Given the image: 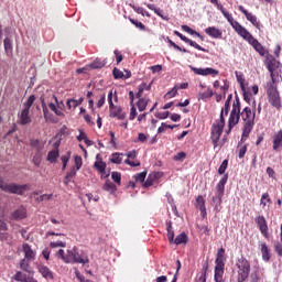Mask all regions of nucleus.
Here are the masks:
<instances>
[{
	"label": "nucleus",
	"mask_w": 282,
	"mask_h": 282,
	"mask_svg": "<svg viewBox=\"0 0 282 282\" xmlns=\"http://www.w3.org/2000/svg\"><path fill=\"white\" fill-rule=\"evenodd\" d=\"M257 113L250 109V107H246L240 112L241 120L245 122L242 128V138H249L250 133H252V129H254V118Z\"/></svg>",
	"instance_id": "1"
},
{
	"label": "nucleus",
	"mask_w": 282,
	"mask_h": 282,
	"mask_svg": "<svg viewBox=\"0 0 282 282\" xmlns=\"http://www.w3.org/2000/svg\"><path fill=\"white\" fill-rule=\"evenodd\" d=\"M226 184H228V174H225L216 185V195L212 198L214 210L219 213V206L223 204L224 193L226 192Z\"/></svg>",
	"instance_id": "2"
},
{
	"label": "nucleus",
	"mask_w": 282,
	"mask_h": 282,
	"mask_svg": "<svg viewBox=\"0 0 282 282\" xmlns=\"http://www.w3.org/2000/svg\"><path fill=\"white\" fill-rule=\"evenodd\" d=\"M237 268V281L245 282L248 281V276H250V261L246 259V257L241 256L236 260Z\"/></svg>",
	"instance_id": "3"
},
{
	"label": "nucleus",
	"mask_w": 282,
	"mask_h": 282,
	"mask_svg": "<svg viewBox=\"0 0 282 282\" xmlns=\"http://www.w3.org/2000/svg\"><path fill=\"white\" fill-rule=\"evenodd\" d=\"M113 98L116 101H118V93L113 90H110L108 94V104L110 109V116L111 118H118V120H124L127 118V112L122 111V107L113 105Z\"/></svg>",
	"instance_id": "4"
},
{
	"label": "nucleus",
	"mask_w": 282,
	"mask_h": 282,
	"mask_svg": "<svg viewBox=\"0 0 282 282\" xmlns=\"http://www.w3.org/2000/svg\"><path fill=\"white\" fill-rule=\"evenodd\" d=\"M267 96L269 98V102L275 109H281V96L279 95V90L276 89V83L269 82L265 86Z\"/></svg>",
	"instance_id": "5"
},
{
	"label": "nucleus",
	"mask_w": 282,
	"mask_h": 282,
	"mask_svg": "<svg viewBox=\"0 0 282 282\" xmlns=\"http://www.w3.org/2000/svg\"><path fill=\"white\" fill-rule=\"evenodd\" d=\"M224 127H226V119L224 115H220V120L212 126L210 140L214 144V149H217L221 133H224Z\"/></svg>",
	"instance_id": "6"
},
{
	"label": "nucleus",
	"mask_w": 282,
	"mask_h": 282,
	"mask_svg": "<svg viewBox=\"0 0 282 282\" xmlns=\"http://www.w3.org/2000/svg\"><path fill=\"white\" fill-rule=\"evenodd\" d=\"M0 188L4 193H11L12 195H23L25 191H28V184L24 185H18L14 183L8 184L3 180V177L0 176Z\"/></svg>",
	"instance_id": "7"
},
{
	"label": "nucleus",
	"mask_w": 282,
	"mask_h": 282,
	"mask_svg": "<svg viewBox=\"0 0 282 282\" xmlns=\"http://www.w3.org/2000/svg\"><path fill=\"white\" fill-rule=\"evenodd\" d=\"M69 263H80L82 265H87L89 263V256L85 251L78 250V247H73L68 250Z\"/></svg>",
	"instance_id": "8"
},
{
	"label": "nucleus",
	"mask_w": 282,
	"mask_h": 282,
	"mask_svg": "<svg viewBox=\"0 0 282 282\" xmlns=\"http://www.w3.org/2000/svg\"><path fill=\"white\" fill-rule=\"evenodd\" d=\"M240 36L245 41H248L249 45H251L253 47V50H256V52H258V54H260V56H265L268 54V51L265 50V47H263L262 44L259 42V40L254 39V36H252L247 31V29H245V31L242 32V34Z\"/></svg>",
	"instance_id": "9"
},
{
	"label": "nucleus",
	"mask_w": 282,
	"mask_h": 282,
	"mask_svg": "<svg viewBox=\"0 0 282 282\" xmlns=\"http://www.w3.org/2000/svg\"><path fill=\"white\" fill-rule=\"evenodd\" d=\"M241 119V101H239V98H236V100L232 104V109L229 116L228 124L229 127H237L239 124V120Z\"/></svg>",
	"instance_id": "10"
},
{
	"label": "nucleus",
	"mask_w": 282,
	"mask_h": 282,
	"mask_svg": "<svg viewBox=\"0 0 282 282\" xmlns=\"http://www.w3.org/2000/svg\"><path fill=\"white\" fill-rule=\"evenodd\" d=\"M262 237H264V239H270V231L268 228V220H265V216L260 215L258 217H256L254 219Z\"/></svg>",
	"instance_id": "11"
},
{
	"label": "nucleus",
	"mask_w": 282,
	"mask_h": 282,
	"mask_svg": "<svg viewBox=\"0 0 282 282\" xmlns=\"http://www.w3.org/2000/svg\"><path fill=\"white\" fill-rule=\"evenodd\" d=\"M223 17L227 19L228 23L234 28L235 32H237L239 36L246 31V28L236 21L228 11H223Z\"/></svg>",
	"instance_id": "12"
},
{
	"label": "nucleus",
	"mask_w": 282,
	"mask_h": 282,
	"mask_svg": "<svg viewBox=\"0 0 282 282\" xmlns=\"http://www.w3.org/2000/svg\"><path fill=\"white\" fill-rule=\"evenodd\" d=\"M238 10L242 12L247 21H249L253 25V28H257V30H261V22L258 20L257 15L249 12L246 8H243V6H239Z\"/></svg>",
	"instance_id": "13"
},
{
	"label": "nucleus",
	"mask_w": 282,
	"mask_h": 282,
	"mask_svg": "<svg viewBox=\"0 0 282 282\" xmlns=\"http://www.w3.org/2000/svg\"><path fill=\"white\" fill-rule=\"evenodd\" d=\"M189 69L196 74V76H219V70L215 69V68H197L194 66H189Z\"/></svg>",
	"instance_id": "14"
},
{
	"label": "nucleus",
	"mask_w": 282,
	"mask_h": 282,
	"mask_svg": "<svg viewBox=\"0 0 282 282\" xmlns=\"http://www.w3.org/2000/svg\"><path fill=\"white\" fill-rule=\"evenodd\" d=\"M175 36H178L181 41H184V43H187L191 45V47H195V50H198L199 52H206L208 53L207 48L202 47V45L197 44L195 41L186 37L184 34L180 33V31H174Z\"/></svg>",
	"instance_id": "15"
},
{
	"label": "nucleus",
	"mask_w": 282,
	"mask_h": 282,
	"mask_svg": "<svg viewBox=\"0 0 282 282\" xmlns=\"http://www.w3.org/2000/svg\"><path fill=\"white\" fill-rule=\"evenodd\" d=\"M279 67V62H269L267 68L270 72L271 83H279V73H276V68Z\"/></svg>",
	"instance_id": "16"
},
{
	"label": "nucleus",
	"mask_w": 282,
	"mask_h": 282,
	"mask_svg": "<svg viewBox=\"0 0 282 282\" xmlns=\"http://www.w3.org/2000/svg\"><path fill=\"white\" fill-rule=\"evenodd\" d=\"M22 251L24 252V259H26V261H34V259H36V251L32 250V247L28 242L22 245Z\"/></svg>",
	"instance_id": "17"
},
{
	"label": "nucleus",
	"mask_w": 282,
	"mask_h": 282,
	"mask_svg": "<svg viewBox=\"0 0 282 282\" xmlns=\"http://www.w3.org/2000/svg\"><path fill=\"white\" fill-rule=\"evenodd\" d=\"M282 149V130L275 132L272 137V150L275 152Z\"/></svg>",
	"instance_id": "18"
},
{
	"label": "nucleus",
	"mask_w": 282,
	"mask_h": 282,
	"mask_svg": "<svg viewBox=\"0 0 282 282\" xmlns=\"http://www.w3.org/2000/svg\"><path fill=\"white\" fill-rule=\"evenodd\" d=\"M162 177V172H152L149 174L147 181L143 183L144 188H149L150 186H153L158 180Z\"/></svg>",
	"instance_id": "19"
},
{
	"label": "nucleus",
	"mask_w": 282,
	"mask_h": 282,
	"mask_svg": "<svg viewBox=\"0 0 282 282\" xmlns=\"http://www.w3.org/2000/svg\"><path fill=\"white\" fill-rule=\"evenodd\" d=\"M226 269V264H216L214 271V281L215 282H224V272Z\"/></svg>",
	"instance_id": "20"
},
{
	"label": "nucleus",
	"mask_w": 282,
	"mask_h": 282,
	"mask_svg": "<svg viewBox=\"0 0 282 282\" xmlns=\"http://www.w3.org/2000/svg\"><path fill=\"white\" fill-rule=\"evenodd\" d=\"M32 122V117H30V110L28 108H23L19 115V123L22 126L30 124Z\"/></svg>",
	"instance_id": "21"
},
{
	"label": "nucleus",
	"mask_w": 282,
	"mask_h": 282,
	"mask_svg": "<svg viewBox=\"0 0 282 282\" xmlns=\"http://www.w3.org/2000/svg\"><path fill=\"white\" fill-rule=\"evenodd\" d=\"M11 217L17 221H21V219H25V217H28V209L21 206L11 214Z\"/></svg>",
	"instance_id": "22"
},
{
	"label": "nucleus",
	"mask_w": 282,
	"mask_h": 282,
	"mask_svg": "<svg viewBox=\"0 0 282 282\" xmlns=\"http://www.w3.org/2000/svg\"><path fill=\"white\" fill-rule=\"evenodd\" d=\"M37 270L40 272V274H42V276L48 281H53L54 280V273L52 272V270H50V268L40 264L37 267Z\"/></svg>",
	"instance_id": "23"
},
{
	"label": "nucleus",
	"mask_w": 282,
	"mask_h": 282,
	"mask_svg": "<svg viewBox=\"0 0 282 282\" xmlns=\"http://www.w3.org/2000/svg\"><path fill=\"white\" fill-rule=\"evenodd\" d=\"M205 34H207V36H210L212 39H221V30L215 28V26H208L207 29H205Z\"/></svg>",
	"instance_id": "24"
},
{
	"label": "nucleus",
	"mask_w": 282,
	"mask_h": 282,
	"mask_svg": "<svg viewBox=\"0 0 282 282\" xmlns=\"http://www.w3.org/2000/svg\"><path fill=\"white\" fill-rule=\"evenodd\" d=\"M260 252L262 254V261H265V263H268V261H270L271 259L270 248L268 247V243L265 242L260 243Z\"/></svg>",
	"instance_id": "25"
},
{
	"label": "nucleus",
	"mask_w": 282,
	"mask_h": 282,
	"mask_svg": "<svg viewBox=\"0 0 282 282\" xmlns=\"http://www.w3.org/2000/svg\"><path fill=\"white\" fill-rule=\"evenodd\" d=\"M152 85H153V82H151L149 85L144 82L141 85H139L138 91L135 94V98H143L142 95L144 94V91H151Z\"/></svg>",
	"instance_id": "26"
},
{
	"label": "nucleus",
	"mask_w": 282,
	"mask_h": 282,
	"mask_svg": "<svg viewBox=\"0 0 282 282\" xmlns=\"http://www.w3.org/2000/svg\"><path fill=\"white\" fill-rule=\"evenodd\" d=\"M42 111L44 113V119L46 120V122H52L53 124H56V122H58V120L54 118V115L50 112V109H47V106H45V104H42Z\"/></svg>",
	"instance_id": "27"
},
{
	"label": "nucleus",
	"mask_w": 282,
	"mask_h": 282,
	"mask_svg": "<svg viewBox=\"0 0 282 282\" xmlns=\"http://www.w3.org/2000/svg\"><path fill=\"white\" fill-rule=\"evenodd\" d=\"M165 226L167 230V239L170 243H173L175 241V231H173V221L166 220Z\"/></svg>",
	"instance_id": "28"
},
{
	"label": "nucleus",
	"mask_w": 282,
	"mask_h": 282,
	"mask_svg": "<svg viewBox=\"0 0 282 282\" xmlns=\"http://www.w3.org/2000/svg\"><path fill=\"white\" fill-rule=\"evenodd\" d=\"M149 102H151V99H149V97L139 98V100L137 101L138 110L147 111V107H148Z\"/></svg>",
	"instance_id": "29"
},
{
	"label": "nucleus",
	"mask_w": 282,
	"mask_h": 282,
	"mask_svg": "<svg viewBox=\"0 0 282 282\" xmlns=\"http://www.w3.org/2000/svg\"><path fill=\"white\" fill-rule=\"evenodd\" d=\"M196 207L200 210L203 217L206 215V199H204V196L199 195L196 198Z\"/></svg>",
	"instance_id": "30"
},
{
	"label": "nucleus",
	"mask_w": 282,
	"mask_h": 282,
	"mask_svg": "<svg viewBox=\"0 0 282 282\" xmlns=\"http://www.w3.org/2000/svg\"><path fill=\"white\" fill-rule=\"evenodd\" d=\"M102 191L110 193V195H115L116 191H118V187L111 181L107 180L102 186Z\"/></svg>",
	"instance_id": "31"
},
{
	"label": "nucleus",
	"mask_w": 282,
	"mask_h": 282,
	"mask_svg": "<svg viewBox=\"0 0 282 282\" xmlns=\"http://www.w3.org/2000/svg\"><path fill=\"white\" fill-rule=\"evenodd\" d=\"M229 87L230 86L228 84H225L224 86H220V91H221L223 95L215 93L216 102H221V100H224V98H226V94L228 93Z\"/></svg>",
	"instance_id": "32"
},
{
	"label": "nucleus",
	"mask_w": 282,
	"mask_h": 282,
	"mask_svg": "<svg viewBox=\"0 0 282 282\" xmlns=\"http://www.w3.org/2000/svg\"><path fill=\"white\" fill-rule=\"evenodd\" d=\"M183 32H186L187 34H191L192 36H197V39L204 41V35L199 34V32L191 29V26L184 24L181 26Z\"/></svg>",
	"instance_id": "33"
},
{
	"label": "nucleus",
	"mask_w": 282,
	"mask_h": 282,
	"mask_svg": "<svg viewBox=\"0 0 282 282\" xmlns=\"http://www.w3.org/2000/svg\"><path fill=\"white\" fill-rule=\"evenodd\" d=\"M76 173H78V170H76V167H72L69 172L66 173V176L64 177V184L66 186H69V183L72 182V180H74Z\"/></svg>",
	"instance_id": "34"
},
{
	"label": "nucleus",
	"mask_w": 282,
	"mask_h": 282,
	"mask_svg": "<svg viewBox=\"0 0 282 282\" xmlns=\"http://www.w3.org/2000/svg\"><path fill=\"white\" fill-rule=\"evenodd\" d=\"M105 65H107V62H105L100 58H96L93 63H90L88 65V67L90 69H102V67H105Z\"/></svg>",
	"instance_id": "35"
},
{
	"label": "nucleus",
	"mask_w": 282,
	"mask_h": 282,
	"mask_svg": "<svg viewBox=\"0 0 282 282\" xmlns=\"http://www.w3.org/2000/svg\"><path fill=\"white\" fill-rule=\"evenodd\" d=\"M226 254V249L224 248H220L218 251H217V254H216V260H215V264L216 265H226V263L224 262V256Z\"/></svg>",
	"instance_id": "36"
},
{
	"label": "nucleus",
	"mask_w": 282,
	"mask_h": 282,
	"mask_svg": "<svg viewBox=\"0 0 282 282\" xmlns=\"http://www.w3.org/2000/svg\"><path fill=\"white\" fill-rule=\"evenodd\" d=\"M94 169L100 173V175H105V171L107 170V163L104 161H96L94 163Z\"/></svg>",
	"instance_id": "37"
},
{
	"label": "nucleus",
	"mask_w": 282,
	"mask_h": 282,
	"mask_svg": "<svg viewBox=\"0 0 282 282\" xmlns=\"http://www.w3.org/2000/svg\"><path fill=\"white\" fill-rule=\"evenodd\" d=\"M147 8H149V10H152L154 13H156L158 17H160L161 19H163L164 21H169V18L164 17V14H162V9L156 8L155 4H151L148 3L145 4Z\"/></svg>",
	"instance_id": "38"
},
{
	"label": "nucleus",
	"mask_w": 282,
	"mask_h": 282,
	"mask_svg": "<svg viewBox=\"0 0 282 282\" xmlns=\"http://www.w3.org/2000/svg\"><path fill=\"white\" fill-rule=\"evenodd\" d=\"M20 268L23 272H28V274H34V271H32V268H30V263L25 258L20 261Z\"/></svg>",
	"instance_id": "39"
},
{
	"label": "nucleus",
	"mask_w": 282,
	"mask_h": 282,
	"mask_svg": "<svg viewBox=\"0 0 282 282\" xmlns=\"http://www.w3.org/2000/svg\"><path fill=\"white\" fill-rule=\"evenodd\" d=\"M3 43H4V51L7 56H12V50H13L12 40L9 37H6Z\"/></svg>",
	"instance_id": "40"
},
{
	"label": "nucleus",
	"mask_w": 282,
	"mask_h": 282,
	"mask_svg": "<svg viewBox=\"0 0 282 282\" xmlns=\"http://www.w3.org/2000/svg\"><path fill=\"white\" fill-rule=\"evenodd\" d=\"M173 243H175L176 246H181V243H188V236L185 232H182L176 236Z\"/></svg>",
	"instance_id": "41"
},
{
	"label": "nucleus",
	"mask_w": 282,
	"mask_h": 282,
	"mask_svg": "<svg viewBox=\"0 0 282 282\" xmlns=\"http://www.w3.org/2000/svg\"><path fill=\"white\" fill-rule=\"evenodd\" d=\"M56 257H57V259H62V261H64V263H69V250H67V253L65 254V250L59 249L56 252Z\"/></svg>",
	"instance_id": "42"
},
{
	"label": "nucleus",
	"mask_w": 282,
	"mask_h": 282,
	"mask_svg": "<svg viewBox=\"0 0 282 282\" xmlns=\"http://www.w3.org/2000/svg\"><path fill=\"white\" fill-rule=\"evenodd\" d=\"M236 78H237V83H239L240 85V89L242 91H246V78H243V74H241L240 72L236 70Z\"/></svg>",
	"instance_id": "43"
},
{
	"label": "nucleus",
	"mask_w": 282,
	"mask_h": 282,
	"mask_svg": "<svg viewBox=\"0 0 282 282\" xmlns=\"http://www.w3.org/2000/svg\"><path fill=\"white\" fill-rule=\"evenodd\" d=\"M56 160H58V150H52L47 154V161L51 162V164H56Z\"/></svg>",
	"instance_id": "44"
},
{
	"label": "nucleus",
	"mask_w": 282,
	"mask_h": 282,
	"mask_svg": "<svg viewBox=\"0 0 282 282\" xmlns=\"http://www.w3.org/2000/svg\"><path fill=\"white\" fill-rule=\"evenodd\" d=\"M260 204L262 206V208H265V206H268V204H272V198H270V194L269 193H263L260 199Z\"/></svg>",
	"instance_id": "45"
},
{
	"label": "nucleus",
	"mask_w": 282,
	"mask_h": 282,
	"mask_svg": "<svg viewBox=\"0 0 282 282\" xmlns=\"http://www.w3.org/2000/svg\"><path fill=\"white\" fill-rule=\"evenodd\" d=\"M111 180L117 186H120L122 184V174H120V172H112Z\"/></svg>",
	"instance_id": "46"
},
{
	"label": "nucleus",
	"mask_w": 282,
	"mask_h": 282,
	"mask_svg": "<svg viewBox=\"0 0 282 282\" xmlns=\"http://www.w3.org/2000/svg\"><path fill=\"white\" fill-rule=\"evenodd\" d=\"M166 42L169 43V45H171V47H174V50H177L178 52H183L184 54H188V50L182 48L180 45L173 42V40H170L169 37H166Z\"/></svg>",
	"instance_id": "47"
},
{
	"label": "nucleus",
	"mask_w": 282,
	"mask_h": 282,
	"mask_svg": "<svg viewBox=\"0 0 282 282\" xmlns=\"http://www.w3.org/2000/svg\"><path fill=\"white\" fill-rule=\"evenodd\" d=\"M208 272V262L203 265V272L196 282H206V274Z\"/></svg>",
	"instance_id": "48"
},
{
	"label": "nucleus",
	"mask_w": 282,
	"mask_h": 282,
	"mask_svg": "<svg viewBox=\"0 0 282 282\" xmlns=\"http://www.w3.org/2000/svg\"><path fill=\"white\" fill-rule=\"evenodd\" d=\"M36 100V97L34 95H31L28 100L23 104L24 109H31L32 105H34V101Z\"/></svg>",
	"instance_id": "49"
},
{
	"label": "nucleus",
	"mask_w": 282,
	"mask_h": 282,
	"mask_svg": "<svg viewBox=\"0 0 282 282\" xmlns=\"http://www.w3.org/2000/svg\"><path fill=\"white\" fill-rule=\"evenodd\" d=\"M74 162H75V166H73V169H75V171H80V167L83 166V158L75 155Z\"/></svg>",
	"instance_id": "50"
},
{
	"label": "nucleus",
	"mask_w": 282,
	"mask_h": 282,
	"mask_svg": "<svg viewBox=\"0 0 282 282\" xmlns=\"http://www.w3.org/2000/svg\"><path fill=\"white\" fill-rule=\"evenodd\" d=\"M132 10L137 12V14H142V17H150L149 12L144 11V8L138 6H131Z\"/></svg>",
	"instance_id": "51"
},
{
	"label": "nucleus",
	"mask_w": 282,
	"mask_h": 282,
	"mask_svg": "<svg viewBox=\"0 0 282 282\" xmlns=\"http://www.w3.org/2000/svg\"><path fill=\"white\" fill-rule=\"evenodd\" d=\"M112 76L116 80H119L120 78H124V73H122V70L118 69L117 67H115L112 69Z\"/></svg>",
	"instance_id": "52"
},
{
	"label": "nucleus",
	"mask_w": 282,
	"mask_h": 282,
	"mask_svg": "<svg viewBox=\"0 0 282 282\" xmlns=\"http://www.w3.org/2000/svg\"><path fill=\"white\" fill-rule=\"evenodd\" d=\"M70 153L67 152L65 155L61 156V161L63 163L62 171H65L67 169V162H69Z\"/></svg>",
	"instance_id": "53"
},
{
	"label": "nucleus",
	"mask_w": 282,
	"mask_h": 282,
	"mask_svg": "<svg viewBox=\"0 0 282 282\" xmlns=\"http://www.w3.org/2000/svg\"><path fill=\"white\" fill-rule=\"evenodd\" d=\"M130 23H132V25H135V28H138L139 30H142L143 32L147 30V26L142 23L139 22L138 20L134 19H129Z\"/></svg>",
	"instance_id": "54"
},
{
	"label": "nucleus",
	"mask_w": 282,
	"mask_h": 282,
	"mask_svg": "<svg viewBox=\"0 0 282 282\" xmlns=\"http://www.w3.org/2000/svg\"><path fill=\"white\" fill-rule=\"evenodd\" d=\"M226 169H228V159L224 160L220 166L218 167V174L224 175V173H226Z\"/></svg>",
	"instance_id": "55"
},
{
	"label": "nucleus",
	"mask_w": 282,
	"mask_h": 282,
	"mask_svg": "<svg viewBox=\"0 0 282 282\" xmlns=\"http://www.w3.org/2000/svg\"><path fill=\"white\" fill-rule=\"evenodd\" d=\"M110 162H112V164H122V156H120L119 153H113Z\"/></svg>",
	"instance_id": "56"
},
{
	"label": "nucleus",
	"mask_w": 282,
	"mask_h": 282,
	"mask_svg": "<svg viewBox=\"0 0 282 282\" xmlns=\"http://www.w3.org/2000/svg\"><path fill=\"white\" fill-rule=\"evenodd\" d=\"M213 96H215V93L212 89H207L206 93L199 95V100H206V98H213Z\"/></svg>",
	"instance_id": "57"
},
{
	"label": "nucleus",
	"mask_w": 282,
	"mask_h": 282,
	"mask_svg": "<svg viewBox=\"0 0 282 282\" xmlns=\"http://www.w3.org/2000/svg\"><path fill=\"white\" fill-rule=\"evenodd\" d=\"M130 116H129V120H135V118L138 117V110L135 109V104L130 105Z\"/></svg>",
	"instance_id": "58"
},
{
	"label": "nucleus",
	"mask_w": 282,
	"mask_h": 282,
	"mask_svg": "<svg viewBox=\"0 0 282 282\" xmlns=\"http://www.w3.org/2000/svg\"><path fill=\"white\" fill-rule=\"evenodd\" d=\"M26 279H28V275L23 274V272H21V271H18V272L14 274V280H15V281L25 282Z\"/></svg>",
	"instance_id": "59"
},
{
	"label": "nucleus",
	"mask_w": 282,
	"mask_h": 282,
	"mask_svg": "<svg viewBox=\"0 0 282 282\" xmlns=\"http://www.w3.org/2000/svg\"><path fill=\"white\" fill-rule=\"evenodd\" d=\"M135 182H140L141 184L144 183L147 180V172H140L134 176Z\"/></svg>",
	"instance_id": "60"
},
{
	"label": "nucleus",
	"mask_w": 282,
	"mask_h": 282,
	"mask_svg": "<svg viewBox=\"0 0 282 282\" xmlns=\"http://www.w3.org/2000/svg\"><path fill=\"white\" fill-rule=\"evenodd\" d=\"M229 111H230V102L225 101V106L221 108L220 116L223 115V118H224V113L225 116H228Z\"/></svg>",
	"instance_id": "61"
},
{
	"label": "nucleus",
	"mask_w": 282,
	"mask_h": 282,
	"mask_svg": "<svg viewBox=\"0 0 282 282\" xmlns=\"http://www.w3.org/2000/svg\"><path fill=\"white\" fill-rule=\"evenodd\" d=\"M173 160L175 162H182V160H186L185 152H178L176 155H174Z\"/></svg>",
	"instance_id": "62"
},
{
	"label": "nucleus",
	"mask_w": 282,
	"mask_h": 282,
	"mask_svg": "<svg viewBox=\"0 0 282 282\" xmlns=\"http://www.w3.org/2000/svg\"><path fill=\"white\" fill-rule=\"evenodd\" d=\"M274 250L278 257H282V243L278 242L276 245H274Z\"/></svg>",
	"instance_id": "63"
},
{
	"label": "nucleus",
	"mask_w": 282,
	"mask_h": 282,
	"mask_svg": "<svg viewBox=\"0 0 282 282\" xmlns=\"http://www.w3.org/2000/svg\"><path fill=\"white\" fill-rule=\"evenodd\" d=\"M250 282H261V276H259L258 272H254L251 274V281Z\"/></svg>",
	"instance_id": "64"
}]
</instances>
